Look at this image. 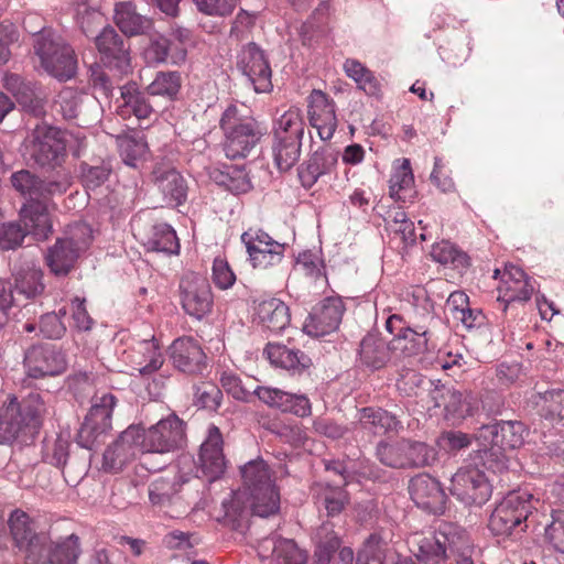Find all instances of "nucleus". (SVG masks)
<instances>
[{"label":"nucleus","mask_w":564,"mask_h":564,"mask_svg":"<svg viewBox=\"0 0 564 564\" xmlns=\"http://www.w3.org/2000/svg\"><path fill=\"white\" fill-rule=\"evenodd\" d=\"M8 523L15 546L24 552L25 564H76L80 554L77 535L54 543L37 533L33 520L20 509L11 512Z\"/></svg>","instance_id":"obj_1"},{"label":"nucleus","mask_w":564,"mask_h":564,"mask_svg":"<svg viewBox=\"0 0 564 564\" xmlns=\"http://www.w3.org/2000/svg\"><path fill=\"white\" fill-rule=\"evenodd\" d=\"M242 489L229 501H224L225 517L237 522L247 509L259 517H269L279 510L280 496L272 481L268 464L252 459L240 467Z\"/></svg>","instance_id":"obj_2"},{"label":"nucleus","mask_w":564,"mask_h":564,"mask_svg":"<svg viewBox=\"0 0 564 564\" xmlns=\"http://www.w3.org/2000/svg\"><path fill=\"white\" fill-rule=\"evenodd\" d=\"M528 431L520 421H500L481 425L475 438L484 446L482 464L494 471L505 467L503 452L523 445Z\"/></svg>","instance_id":"obj_3"},{"label":"nucleus","mask_w":564,"mask_h":564,"mask_svg":"<svg viewBox=\"0 0 564 564\" xmlns=\"http://www.w3.org/2000/svg\"><path fill=\"white\" fill-rule=\"evenodd\" d=\"M34 53L41 66L58 80H68L77 70L74 50L65 40L51 29H43L34 37Z\"/></svg>","instance_id":"obj_4"},{"label":"nucleus","mask_w":564,"mask_h":564,"mask_svg":"<svg viewBox=\"0 0 564 564\" xmlns=\"http://www.w3.org/2000/svg\"><path fill=\"white\" fill-rule=\"evenodd\" d=\"M242 108L236 105L227 107L220 119V127L226 140L224 151L232 160L246 158L258 144L262 132L258 122L242 113Z\"/></svg>","instance_id":"obj_5"},{"label":"nucleus","mask_w":564,"mask_h":564,"mask_svg":"<svg viewBox=\"0 0 564 564\" xmlns=\"http://www.w3.org/2000/svg\"><path fill=\"white\" fill-rule=\"evenodd\" d=\"M539 499L528 491L508 494L492 511L488 528L495 535L519 534L528 528L527 521L536 509Z\"/></svg>","instance_id":"obj_6"},{"label":"nucleus","mask_w":564,"mask_h":564,"mask_svg":"<svg viewBox=\"0 0 564 564\" xmlns=\"http://www.w3.org/2000/svg\"><path fill=\"white\" fill-rule=\"evenodd\" d=\"M466 538L467 534L462 528L443 523L431 535H414L411 541L412 552L423 564H442L462 550Z\"/></svg>","instance_id":"obj_7"},{"label":"nucleus","mask_w":564,"mask_h":564,"mask_svg":"<svg viewBox=\"0 0 564 564\" xmlns=\"http://www.w3.org/2000/svg\"><path fill=\"white\" fill-rule=\"evenodd\" d=\"M376 455L381 464L395 469L424 468L437 460V451L434 447L410 438L380 442Z\"/></svg>","instance_id":"obj_8"},{"label":"nucleus","mask_w":564,"mask_h":564,"mask_svg":"<svg viewBox=\"0 0 564 564\" xmlns=\"http://www.w3.org/2000/svg\"><path fill=\"white\" fill-rule=\"evenodd\" d=\"M91 232L89 225L76 223L69 228L66 237L56 240L45 257L53 274L64 276L69 273L80 252L88 248L93 238Z\"/></svg>","instance_id":"obj_9"},{"label":"nucleus","mask_w":564,"mask_h":564,"mask_svg":"<svg viewBox=\"0 0 564 564\" xmlns=\"http://www.w3.org/2000/svg\"><path fill=\"white\" fill-rule=\"evenodd\" d=\"M25 150L39 166L52 170L61 167L66 156L64 133L46 124L36 126L25 140Z\"/></svg>","instance_id":"obj_10"},{"label":"nucleus","mask_w":564,"mask_h":564,"mask_svg":"<svg viewBox=\"0 0 564 564\" xmlns=\"http://www.w3.org/2000/svg\"><path fill=\"white\" fill-rule=\"evenodd\" d=\"M117 404L116 397L110 392H96L91 397V406L78 431V444L93 448L102 442V437L111 430V417Z\"/></svg>","instance_id":"obj_11"},{"label":"nucleus","mask_w":564,"mask_h":564,"mask_svg":"<svg viewBox=\"0 0 564 564\" xmlns=\"http://www.w3.org/2000/svg\"><path fill=\"white\" fill-rule=\"evenodd\" d=\"M140 446L143 454H165L181 448L185 443L184 422L172 414L148 430L139 426Z\"/></svg>","instance_id":"obj_12"},{"label":"nucleus","mask_w":564,"mask_h":564,"mask_svg":"<svg viewBox=\"0 0 564 564\" xmlns=\"http://www.w3.org/2000/svg\"><path fill=\"white\" fill-rule=\"evenodd\" d=\"M449 491L466 505H482L491 495V486L484 470L467 464L453 475Z\"/></svg>","instance_id":"obj_13"},{"label":"nucleus","mask_w":564,"mask_h":564,"mask_svg":"<svg viewBox=\"0 0 564 564\" xmlns=\"http://www.w3.org/2000/svg\"><path fill=\"white\" fill-rule=\"evenodd\" d=\"M429 398L434 408L443 409L447 419L471 415L477 409L478 398L471 391H459L453 387L427 380Z\"/></svg>","instance_id":"obj_14"},{"label":"nucleus","mask_w":564,"mask_h":564,"mask_svg":"<svg viewBox=\"0 0 564 564\" xmlns=\"http://www.w3.org/2000/svg\"><path fill=\"white\" fill-rule=\"evenodd\" d=\"M23 367L28 377L42 379L62 375L67 362L65 355L55 345L39 344L25 350Z\"/></svg>","instance_id":"obj_15"},{"label":"nucleus","mask_w":564,"mask_h":564,"mask_svg":"<svg viewBox=\"0 0 564 564\" xmlns=\"http://www.w3.org/2000/svg\"><path fill=\"white\" fill-rule=\"evenodd\" d=\"M249 261L254 269L265 270L278 265L284 258L285 245L272 239L262 230H248L241 235Z\"/></svg>","instance_id":"obj_16"},{"label":"nucleus","mask_w":564,"mask_h":564,"mask_svg":"<svg viewBox=\"0 0 564 564\" xmlns=\"http://www.w3.org/2000/svg\"><path fill=\"white\" fill-rule=\"evenodd\" d=\"M238 69L252 84L256 93L272 90V70L263 51L256 44H247L238 55Z\"/></svg>","instance_id":"obj_17"},{"label":"nucleus","mask_w":564,"mask_h":564,"mask_svg":"<svg viewBox=\"0 0 564 564\" xmlns=\"http://www.w3.org/2000/svg\"><path fill=\"white\" fill-rule=\"evenodd\" d=\"M181 303L184 311L202 319L213 307V293L208 281L198 274L188 273L180 283Z\"/></svg>","instance_id":"obj_18"},{"label":"nucleus","mask_w":564,"mask_h":564,"mask_svg":"<svg viewBox=\"0 0 564 564\" xmlns=\"http://www.w3.org/2000/svg\"><path fill=\"white\" fill-rule=\"evenodd\" d=\"M345 312L340 297L329 296L317 303L304 324V330L313 337H322L338 329Z\"/></svg>","instance_id":"obj_19"},{"label":"nucleus","mask_w":564,"mask_h":564,"mask_svg":"<svg viewBox=\"0 0 564 564\" xmlns=\"http://www.w3.org/2000/svg\"><path fill=\"white\" fill-rule=\"evenodd\" d=\"M436 322L435 317L427 313L422 323H412L391 340V351L399 352L403 357H413L430 350L431 326Z\"/></svg>","instance_id":"obj_20"},{"label":"nucleus","mask_w":564,"mask_h":564,"mask_svg":"<svg viewBox=\"0 0 564 564\" xmlns=\"http://www.w3.org/2000/svg\"><path fill=\"white\" fill-rule=\"evenodd\" d=\"M139 425H130L118 438L110 444L102 456V468L109 473H118L133 460L139 452L140 446Z\"/></svg>","instance_id":"obj_21"},{"label":"nucleus","mask_w":564,"mask_h":564,"mask_svg":"<svg viewBox=\"0 0 564 564\" xmlns=\"http://www.w3.org/2000/svg\"><path fill=\"white\" fill-rule=\"evenodd\" d=\"M61 112L65 119L78 120V124H89L98 119L100 106L91 95L73 87H65L57 98Z\"/></svg>","instance_id":"obj_22"},{"label":"nucleus","mask_w":564,"mask_h":564,"mask_svg":"<svg viewBox=\"0 0 564 564\" xmlns=\"http://www.w3.org/2000/svg\"><path fill=\"white\" fill-rule=\"evenodd\" d=\"M198 468L208 481H214L225 473L226 458L223 453V436L215 425L208 427V435L200 446Z\"/></svg>","instance_id":"obj_23"},{"label":"nucleus","mask_w":564,"mask_h":564,"mask_svg":"<svg viewBox=\"0 0 564 564\" xmlns=\"http://www.w3.org/2000/svg\"><path fill=\"white\" fill-rule=\"evenodd\" d=\"M409 491L412 500L422 509L434 513L443 512L446 495L438 480L427 474H421L410 480Z\"/></svg>","instance_id":"obj_24"},{"label":"nucleus","mask_w":564,"mask_h":564,"mask_svg":"<svg viewBox=\"0 0 564 564\" xmlns=\"http://www.w3.org/2000/svg\"><path fill=\"white\" fill-rule=\"evenodd\" d=\"M308 118L322 140L333 138L337 128L335 104L322 90H313L308 97Z\"/></svg>","instance_id":"obj_25"},{"label":"nucleus","mask_w":564,"mask_h":564,"mask_svg":"<svg viewBox=\"0 0 564 564\" xmlns=\"http://www.w3.org/2000/svg\"><path fill=\"white\" fill-rule=\"evenodd\" d=\"M171 359L175 368L188 375L202 373L206 367V355L193 337H181L171 345Z\"/></svg>","instance_id":"obj_26"},{"label":"nucleus","mask_w":564,"mask_h":564,"mask_svg":"<svg viewBox=\"0 0 564 564\" xmlns=\"http://www.w3.org/2000/svg\"><path fill=\"white\" fill-rule=\"evenodd\" d=\"M253 394L268 406L290 412L300 417L308 416L312 412L310 400L304 394H294L278 388L262 386L257 387Z\"/></svg>","instance_id":"obj_27"},{"label":"nucleus","mask_w":564,"mask_h":564,"mask_svg":"<svg viewBox=\"0 0 564 564\" xmlns=\"http://www.w3.org/2000/svg\"><path fill=\"white\" fill-rule=\"evenodd\" d=\"M534 284L535 281L529 278L521 268L514 264L507 265L502 274V285L499 288L500 294L498 296V301L505 303L503 311L507 310L510 303L529 301L534 292Z\"/></svg>","instance_id":"obj_28"},{"label":"nucleus","mask_w":564,"mask_h":564,"mask_svg":"<svg viewBox=\"0 0 564 564\" xmlns=\"http://www.w3.org/2000/svg\"><path fill=\"white\" fill-rule=\"evenodd\" d=\"M102 59L120 72H127L130 65L129 48L124 40L111 26H105L95 39Z\"/></svg>","instance_id":"obj_29"},{"label":"nucleus","mask_w":564,"mask_h":564,"mask_svg":"<svg viewBox=\"0 0 564 564\" xmlns=\"http://www.w3.org/2000/svg\"><path fill=\"white\" fill-rule=\"evenodd\" d=\"M13 275L14 290L18 296L34 299L43 293V272L32 259H24L15 263Z\"/></svg>","instance_id":"obj_30"},{"label":"nucleus","mask_w":564,"mask_h":564,"mask_svg":"<svg viewBox=\"0 0 564 564\" xmlns=\"http://www.w3.org/2000/svg\"><path fill=\"white\" fill-rule=\"evenodd\" d=\"M338 153L330 148L316 150L311 158L299 169L302 185L311 188L321 176L329 174L336 167Z\"/></svg>","instance_id":"obj_31"},{"label":"nucleus","mask_w":564,"mask_h":564,"mask_svg":"<svg viewBox=\"0 0 564 564\" xmlns=\"http://www.w3.org/2000/svg\"><path fill=\"white\" fill-rule=\"evenodd\" d=\"M261 556H271L274 564H304L306 554L291 539L270 536L259 543Z\"/></svg>","instance_id":"obj_32"},{"label":"nucleus","mask_w":564,"mask_h":564,"mask_svg":"<svg viewBox=\"0 0 564 564\" xmlns=\"http://www.w3.org/2000/svg\"><path fill=\"white\" fill-rule=\"evenodd\" d=\"M121 102L118 105V113L123 117L134 116L140 119H149L153 113L149 94L141 91L135 83H128L120 87Z\"/></svg>","instance_id":"obj_33"},{"label":"nucleus","mask_w":564,"mask_h":564,"mask_svg":"<svg viewBox=\"0 0 564 564\" xmlns=\"http://www.w3.org/2000/svg\"><path fill=\"white\" fill-rule=\"evenodd\" d=\"M254 311L258 323L272 333L282 332L291 321L289 306L275 297L259 302Z\"/></svg>","instance_id":"obj_34"},{"label":"nucleus","mask_w":564,"mask_h":564,"mask_svg":"<svg viewBox=\"0 0 564 564\" xmlns=\"http://www.w3.org/2000/svg\"><path fill=\"white\" fill-rule=\"evenodd\" d=\"M26 429L18 399L9 397L0 405V444H12Z\"/></svg>","instance_id":"obj_35"},{"label":"nucleus","mask_w":564,"mask_h":564,"mask_svg":"<svg viewBox=\"0 0 564 564\" xmlns=\"http://www.w3.org/2000/svg\"><path fill=\"white\" fill-rule=\"evenodd\" d=\"M154 182L166 204L181 205L187 196V184L175 169L158 167L153 172Z\"/></svg>","instance_id":"obj_36"},{"label":"nucleus","mask_w":564,"mask_h":564,"mask_svg":"<svg viewBox=\"0 0 564 564\" xmlns=\"http://www.w3.org/2000/svg\"><path fill=\"white\" fill-rule=\"evenodd\" d=\"M182 485V478L176 475L154 479L148 489L150 502L159 508L182 506L183 499L180 495Z\"/></svg>","instance_id":"obj_37"},{"label":"nucleus","mask_w":564,"mask_h":564,"mask_svg":"<svg viewBox=\"0 0 564 564\" xmlns=\"http://www.w3.org/2000/svg\"><path fill=\"white\" fill-rule=\"evenodd\" d=\"M22 226L28 228L36 239H46L52 232V223L48 215L47 204L42 202L29 203L21 210Z\"/></svg>","instance_id":"obj_38"},{"label":"nucleus","mask_w":564,"mask_h":564,"mask_svg":"<svg viewBox=\"0 0 564 564\" xmlns=\"http://www.w3.org/2000/svg\"><path fill=\"white\" fill-rule=\"evenodd\" d=\"M390 351L391 343L387 344L377 335L368 334L360 343V361L371 369H380L388 362Z\"/></svg>","instance_id":"obj_39"},{"label":"nucleus","mask_w":564,"mask_h":564,"mask_svg":"<svg viewBox=\"0 0 564 564\" xmlns=\"http://www.w3.org/2000/svg\"><path fill=\"white\" fill-rule=\"evenodd\" d=\"M264 354L272 365L286 370H302L310 362V358L301 350L280 344H268Z\"/></svg>","instance_id":"obj_40"},{"label":"nucleus","mask_w":564,"mask_h":564,"mask_svg":"<svg viewBox=\"0 0 564 564\" xmlns=\"http://www.w3.org/2000/svg\"><path fill=\"white\" fill-rule=\"evenodd\" d=\"M115 20L121 32L130 36L142 34L151 28V21L139 14L131 2L116 4Z\"/></svg>","instance_id":"obj_41"},{"label":"nucleus","mask_w":564,"mask_h":564,"mask_svg":"<svg viewBox=\"0 0 564 564\" xmlns=\"http://www.w3.org/2000/svg\"><path fill=\"white\" fill-rule=\"evenodd\" d=\"M313 491L316 503L323 507L329 517L339 514L349 501L348 494L341 486L317 484Z\"/></svg>","instance_id":"obj_42"},{"label":"nucleus","mask_w":564,"mask_h":564,"mask_svg":"<svg viewBox=\"0 0 564 564\" xmlns=\"http://www.w3.org/2000/svg\"><path fill=\"white\" fill-rule=\"evenodd\" d=\"M414 176L411 170L410 161L403 159L389 180V193L394 200L406 202L413 197Z\"/></svg>","instance_id":"obj_43"},{"label":"nucleus","mask_w":564,"mask_h":564,"mask_svg":"<svg viewBox=\"0 0 564 564\" xmlns=\"http://www.w3.org/2000/svg\"><path fill=\"white\" fill-rule=\"evenodd\" d=\"M301 147V139L273 138L272 158L280 172H288L297 163Z\"/></svg>","instance_id":"obj_44"},{"label":"nucleus","mask_w":564,"mask_h":564,"mask_svg":"<svg viewBox=\"0 0 564 564\" xmlns=\"http://www.w3.org/2000/svg\"><path fill=\"white\" fill-rule=\"evenodd\" d=\"M359 422L365 429H369L378 435L397 432L401 426L395 415L380 408L361 409Z\"/></svg>","instance_id":"obj_45"},{"label":"nucleus","mask_w":564,"mask_h":564,"mask_svg":"<svg viewBox=\"0 0 564 564\" xmlns=\"http://www.w3.org/2000/svg\"><path fill=\"white\" fill-rule=\"evenodd\" d=\"M144 246L148 250L169 254L177 253L180 250L176 234L174 229L166 224L153 226L151 235L144 241Z\"/></svg>","instance_id":"obj_46"},{"label":"nucleus","mask_w":564,"mask_h":564,"mask_svg":"<svg viewBox=\"0 0 564 564\" xmlns=\"http://www.w3.org/2000/svg\"><path fill=\"white\" fill-rule=\"evenodd\" d=\"M541 415L564 426V390L553 389L538 393Z\"/></svg>","instance_id":"obj_47"},{"label":"nucleus","mask_w":564,"mask_h":564,"mask_svg":"<svg viewBox=\"0 0 564 564\" xmlns=\"http://www.w3.org/2000/svg\"><path fill=\"white\" fill-rule=\"evenodd\" d=\"M431 257L436 262L451 265L453 269L458 271H464L470 265V260L467 253L458 250L448 241H442L433 245Z\"/></svg>","instance_id":"obj_48"},{"label":"nucleus","mask_w":564,"mask_h":564,"mask_svg":"<svg viewBox=\"0 0 564 564\" xmlns=\"http://www.w3.org/2000/svg\"><path fill=\"white\" fill-rule=\"evenodd\" d=\"M304 120L299 108H290L276 121L273 138L303 139Z\"/></svg>","instance_id":"obj_49"},{"label":"nucleus","mask_w":564,"mask_h":564,"mask_svg":"<svg viewBox=\"0 0 564 564\" xmlns=\"http://www.w3.org/2000/svg\"><path fill=\"white\" fill-rule=\"evenodd\" d=\"M19 406L22 417L29 429L39 427L43 417L47 414L46 401L37 392L29 393L21 402H19Z\"/></svg>","instance_id":"obj_50"},{"label":"nucleus","mask_w":564,"mask_h":564,"mask_svg":"<svg viewBox=\"0 0 564 564\" xmlns=\"http://www.w3.org/2000/svg\"><path fill=\"white\" fill-rule=\"evenodd\" d=\"M72 185V175L69 171L59 169L53 175L41 178L40 202L46 204L54 196L65 194Z\"/></svg>","instance_id":"obj_51"},{"label":"nucleus","mask_w":564,"mask_h":564,"mask_svg":"<svg viewBox=\"0 0 564 564\" xmlns=\"http://www.w3.org/2000/svg\"><path fill=\"white\" fill-rule=\"evenodd\" d=\"M76 21L82 32L89 36L104 25L105 17L88 0H80L77 3Z\"/></svg>","instance_id":"obj_52"},{"label":"nucleus","mask_w":564,"mask_h":564,"mask_svg":"<svg viewBox=\"0 0 564 564\" xmlns=\"http://www.w3.org/2000/svg\"><path fill=\"white\" fill-rule=\"evenodd\" d=\"M215 180L234 194L247 193L251 188L250 178L241 167L227 166L215 176Z\"/></svg>","instance_id":"obj_53"},{"label":"nucleus","mask_w":564,"mask_h":564,"mask_svg":"<svg viewBox=\"0 0 564 564\" xmlns=\"http://www.w3.org/2000/svg\"><path fill=\"white\" fill-rule=\"evenodd\" d=\"M10 180L13 188L28 198L30 203L40 202V177L29 170H20L14 172Z\"/></svg>","instance_id":"obj_54"},{"label":"nucleus","mask_w":564,"mask_h":564,"mask_svg":"<svg viewBox=\"0 0 564 564\" xmlns=\"http://www.w3.org/2000/svg\"><path fill=\"white\" fill-rule=\"evenodd\" d=\"M181 87V77L176 72L158 73L154 80L147 87L150 96L174 98Z\"/></svg>","instance_id":"obj_55"},{"label":"nucleus","mask_w":564,"mask_h":564,"mask_svg":"<svg viewBox=\"0 0 564 564\" xmlns=\"http://www.w3.org/2000/svg\"><path fill=\"white\" fill-rule=\"evenodd\" d=\"M28 236V228L20 221H9L0 225V250H14L22 246Z\"/></svg>","instance_id":"obj_56"},{"label":"nucleus","mask_w":564,"mask_h":564,"mask_svg":"<svg viewBox=\"0 0 564 564\" xmlns=\"http://www.w3.org/2000/svg\"><path fill=\"white\" fill-rule=\"evenodd\" d=\"M111 173L110 164L101 162L99 165H89L83 163L80 165L82 182L87 191H95L100 187Z\"/></svg>","instance_id":"obj_57"},{"label":"nucleus","mask_w":564,"mask_h":564,"mask_svg":"<svg viewBox=\"0 0 564 564\" xmlns=\"http://www.w3.org/2000/svg\"><path fill=\"white\" fill-rule=\"evenodd\" d=\"M148 150V145L141 137H124L119 140V151L122 161L134 167L137 162L142 159Z\"/></svg>","instance_id":"obj_58"},{"label":"nucleus","mask_w":564,"mask_h":564,"mask_svg":"<svg viewBox=\"0 0 564 564\" xmlns=\"http://www.w3.org/2000/svg\"><path fill=\"white\" fill-rule=\"evenodd\" d=\"M339 547V539L337 536L332 538L328 541V545L325 551H322L318 561L321 564H352L354 552L350 547Z\"/></svg>","instance_id":"obj_59"},{"label":"nucleus","mask_w":564,"mask_h":564,"mask_svg":"<svg viewBox=\"0 0 564 564\" xmlns=\"http://www.w3.org/2000/svg\"><path fill=\"white\" fill-rule=\"evenodd\" d=\"M551 522L544 529V539L554 550L564 553V511L555 510Z\"/></svg>","instance_id":"obj_60"},{"label":"nucleus","mask_w":564,"mask_h":564,"mask_svg":"<svg viewBox=\"0 0 564 564\" xmlns=\"http://www.w3.org/2000/svg\"><path fill=\"white\" fill-rule=\"evenodd\" d=\"M194 399L196 404L204 409L217 410L221 403L223 392L212 382H202L195 386Z\"/></svg>","instance_id":"obj_61"},{"label":"nucleus","mask_w":564,"mask_h":564,"mask_svg":"<svg viewBox=\"0 0 564 564\" xmlns=\"http://www.w3.org/2000/svg\"><path fill=\"white\" fill-rule=\"evenodd\" d=\"M344 69L348 77L359 84L367 94H375L376 83L371 73L358 61L347 59Z\"/></svg>","instance_id":"obj_62"},{"label":"nucleus","mask_w":564,"mask_h":564,"mask_svg":"<svg viewBox=\"0 0 564 564\" xmlns=\"http://www.w3.org/2000/svg\"><path fill=\"white\" fill-rule=\"evenodd\" d=\"M3 87L11 93L18 102L26 104L32 100L33 89L31 83L25 82L18 74H6L2 79Z\"/></svg>","instance_id":"obj_63"},{"label":"nucleus","mask_w":564,"mask_h":564,"mask_svg":"<svg viewBox=\"0 0 564 564\" xmlns=\"http://www.w3.org/2000/svg\"><path fill=\"white\" fill-rule=\"evenodd\" d=\"M193 2L200 13L216 18L229 17L237 6V0H193Z\"/></svg>","instance_id":"obj_64"}]
</instances>
